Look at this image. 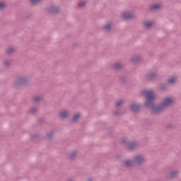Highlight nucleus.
Segmentation results:
<instances>
[{
    "mask_svg": "<svg viewBox=\"0 0 181 181\" xmlns=\"http://www.w3.org/2000/svg\"><path fill=\"white\" fill-rule=\"evenodd\" d=\"M80 118V115L79 114H76L74 116L72 121L73 122H76L77 120Z\"/></svg>",
    "mask_w": 181,
    "mask_h": 181,
    "instance_id": "obj_9",
    "label": "nucleus"
},
{
    "mask_svg": "<svg viewBox=\"0 0 181 181\" xmlns=\"http://www.w3.org/2000/svg\"><path fill=\"white\" fill-rule=\"evenodd\" d=\"M130 109L132 111H138V110H139V106L136 104H133L131 105Z\"/></svg>",
    "mask_w": 181,
    "mask_h": 181,
    "instance_id": "obj_5",
    "label": "nucleus"
},
{
    "mask_svg": "<svg viewBox=\"0 0 181 181\" xmlns=\"http://www.w3.org/2000/svg\"><path fill=\"white\" fill-rule=\"evenodd\" d=\"M86 1H80L78 4V6H79V8H84V6H86Z\"/></svg>",
    "mask_w": 181,
    "mask_h": 181,
    "instance_id": "obj_10",
    "label": "nucleus"
},
{
    "mask_svg": "<svg viewBox=\"0 0 181 181\" xmlns=\"http://www.w3.org/2000/svg\"><path fill=\"white\" fill-rule=\"evenodd\" d=\"M40 100V97H35L34 98V101H39Z\"/></svg>",
    "mask_w": 181,
    "mask_h": 181,
    "instance_id": "obj_21",
    "label": "nucleus"
},
{
    "mask_svg": "<svg viewBox=\"0 0 181 181\" xmlns=\"http://www.w3.org/2000/svg\"><path fill=\"white\" fill-rule=\"evenodd\" d=\"M41 0H30L31 4H38V2H40Z\"/></svg>",
    "mask_w": 181,
    "mask_h": 181,
    "instance_id": "obj_17",
    "label": "nucleus"
},
{
    "mask_svg": "<svg viewBox=\"0 0 181 181\" xmlns=\"http://www.w3.org/2000/svg\"><path fill=\"white\" fill-rule=\"evenodd\" d=\"M49 12L52 13H56L57 12V8L56 7H52L49 8Z\"/></svg>",
    "mask_w": 181,
    "mask_h": 181,
    "instance_id": "obj_13",
    "label": "nucleus"
},
{
    "mask_svg": "<svg viewBox=\"0 0 181 181\" xmlns=\"http://www.w3.org/2000/svg\"><path fill=\"white\" fill-rule=\"evenodd\" d=\"M127 148L130 150H132L134 148H136V144L135 143H129L127 144Z\"/></svg>",
    "mask_w": 181,
    "mask_h": 181,
    "instance_id": "obj_7",
    "label": "nucleus"
},
{
    "mask_svg": "<svg viewBox=\"0 0 181 181\" xmlns=\"http://www.w3.org/2000/svg\"><path fill=\"white\" fill-rule=\"evenodd\" d=\"M12 52H13V48H9V49H8V53H12Z\"/></svg>",
    "mask_w": 181,
    "mask_h": 181,
    "instance_id": "obj_20",
    "label": "nucleus"
},
{
    "mask_svg": "<svg viewBox=\"0 0 181 181\" xmlns=\"http://www.w3.org/2000/svg\"><path fill=\"white\" fill-rule=\"evenodd\" d=\"M153 23L151 22H147L145 23L146 28H151L152 26Z\"/></svg>",
    "mask_w": 181,
    "mask_h": 181,
    "instance_id": "obj_14",
    "label": "nucleus"
},
{
    "mask_svg": "<svg viewBox=\"0 0 181 181\" xmlns=\"http://www.w3.org/2000/svg\"><path fill=\"white\" fill-rule=\"evenodd\" d=\"M175 103V99L172 98H167L164 100L163 103L159 107H152V112L154 114H158L163 110V108H166V107H169V105H172Z\"/></svg>",
    "mask_w": 181,
    "mask_h": 181,
    "instance_id": "obj_1",
    "label": "nucleus"
},
{
    "mask_svg": "<svg viewBox=\"0 0 181 181\" xmlns=\"http://www.w3.org/2000/svg\"><path fill=\"white\" fill-rule=\"evenodd\" d=\"M122 18L124 20V21H128V19H132V18H134V15H132L131 13L129 12H124L123 13V14L122 15Z\"/></svg>",
    "mask_w": 181,
    "mask_h": 181,
    "instance_id": "obj_4",
    "label": "nucleus"
},
{
    "mask_svg": "<svg viewBox=\"0 0 181 181\" xmlns=\"http://www.w3.org/2000/svg\"><path fill=\"white\" fill-rule=\"evenodd\" d=\"M8 64H9V62H4L5 66H8Z\"/></svg>",
    "mask_w": 181,
    "mask_h": 181,
    "instance_id": "obj_23",
    "label": "nucleus"
},
{
    "mask_svg": "<svg viewBox=\"0 0 181 181\" xmlns=\"http://www.w3.org/2000/svg\"><path fill=\"white\" fill-rule=\"evenodd\" d=\"M168 83H169V84H175V83H176V78H175V77L170 78L168 80Z\"/></svg>",
    "mask_w": 181,
    "mask_h": 181,
    "instance_id": "obj_11",
    "label": "nucleus"
},
{
    "mask_svg": "<svg viewBox=\"0 0 181 181\" xmlns=\"http://www.w3.org/2000/svg\"><path fill=\"white\" fill-rule=\"evenodd\" d=\"M160 5L155 4V5H153L151 7V11H156V10L160 9Z\"/></svg>",
    "mask_w": 181,
    "mask_h": 181,
    "instance_id": "obj_8",
    "label": "nucleus"
},
{
    "mask_svg": "<svg viewBox=\"0 0 181 181\" xmlns=\"http://www.w3.org/2000/svg\"><path fill=\"white\" fill-rule=\"evenodd\" d=\"M6 6V4L4 3L0 2V9H4Z\"/></svg>",
    "mask_w": 181,
    "mask_h": 181,
    "instance_id": "obj_16",
    "label": "nucleus"
},
{
    "mask_svg": "<svg viewBox=\"0 0 181 181\" xmlns=\"http://www.w3.org/2000/svg\"><path fill=\"white\" fill-rule=\"evenodd\" d=\"M19 83H25V79H20Z\"/></svg>",
    "mask_w": 181,
    "mask_h": 181,
    "instance_id": "obj_22",
    "label": "nucleus"
},
{
    "mask_svg": "<svg viewBox=\"0 0 181 181\" xmlns=\"http://www.w3.org/2000/svg\"><path fill=\"white\" fill-rule=\"evenodd\" d=\"M120 105H122V101H121V100L116 103L117 107H119Z\"/></svg>",
    "mask_w": 181,
    "mask_h": 181,
    "instance_id": "obj_18",
    "label": "nucleus"
},
{
    "mask_svg": "<svg viewBox=\"0 0 181 181\" xmlns=\"http://www.w3.org/2000/svg\"><path fill=\"white\" fill-rule=\"evenodd\" d=\"M35 110H31V112H35Z\"/></svg>",
    "mask_w": 181,
    "mask_h": 181,
    "instance_id": "obj_24",
    "label": "nucleus"
},
{
    "mask_svg": "<svg viewBox=\"0 0 181 181\" xmlns=\"http://www.w3.org/2000/svg\"><path fill=\"white\" fill-rule=\"evenodd\" d=\"M175 175H177V173H171L170 174L171 177H175Z\"/></svg>",
    "mask_w": 181,
    "mask_h": 181,
    "instance_id": "obj_19",
    "label": "nucleus"
},
{
    "mask_svg": "<svg viewBox=\"0 0 181 181\" xmlns=\"http://www.w3.org/2000/svg\"><path fill=\"white\" fill-rule=\"evenodd\" d=\"M59 115L61 118H66L67 117V115H69V113L67 112V111L64 110L60 112Z\"/></svg>",
    "mask_w": 181,
    "mask_h": 181,
    "instance_id": "obj_6",
    "label": "nucleus"
},
{
    "mask_svg": "<svg viewBox=\"0 0 181 181\" xmlns=\"http://www.w3.org/2000/svg\"><path fill=\"white\" fill-rule=\"evenodd\" d=\"M143 162H145V158L142 156H137L135 158L134 162L131 160H126L124 161L125 166H132L134 163L136 165H141Z\"/></svg>",
    "mask_w": 181,
    "mask_h": 181,
    "instance_id": "obj_3",
    "label": "nucleus"
},
{
    "mask_svg": "<svg viewBox=\"0 0 181 181\" xmlns=\"http://www.w3.org/2000/svg\"><path fill=\"white\" fill-rule=\"evenodd\" d=\"M122 67V65L119 63H116L114 65V69H121Z\"/></svg>",
    "mask_w": 181,
    "mask_h": 181,
    "instance_id": "obj_12",
    "label": "nucleus"
},
{
    "mask_svg": "<svg viewBox=\"0 0 181 181\" xmlns=\"http://www.w3.org/2000/svg\"><path fill=\"white\" fill-rule=\"evenodd\" d=\"M110 29H111V24H107L105 26V30H110Z\"/></svg>",
    "mask_w": 181,
    "mask_h": 181,
    "instance_id": "obj_15",
    "label": "nucleus"
},
{
    "mask_svg": "<svg viewBox=\"0 0 181 181\" xmlns=\"http://www.w3.org/2000/svg\"><path fill=\"white\" fill-rule=\"evenodd\" d=\"M143 95L146 98V105L149 107L155 100V93L152 90H145L143 92Z\"/></svg>",
    "mask_w": 181,
    "mask_h": 181,
    "instance_id": "obj_2",
    "label": "nucleus"
}]
</instances>
